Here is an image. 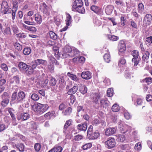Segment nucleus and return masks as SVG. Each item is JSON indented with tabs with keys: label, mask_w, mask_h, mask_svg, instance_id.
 <instances>
[{
	"label": "nucleus",
	"mask_w": 152,
	"mask_h": 152,
	"mask_svg": "<svg viewBox=\"0 0 152 152\" xmlns=\"http://www.w3.org/2000/svg\"><path fill=\"white\" fill-rule=\"evenodd\" d=\"M9 102V100H3L1 103V105L3 108L6 107Z\"/></svg>",
	"instance_id": "48"
},
{
	"label": "nucleus",
	"mask_w": 152,
	"mask_h": 152,
	"mask_svg": "<svg viewBox=\"0 0 152 152\" xmlns=\"http://www.w3.org/2000/svg\"><path fill=\"white\" fill-rule=\"evenodd\" d=\"M34 60L35 63L37 64L38 65H39L41 64L45 65V64L47 63V62L46 60L42 59H38Z\"/></svg>",
	"instance_id": "30"
},
{
	"label": "nucleus",
	"mask_w": 152,
	"mask_h": 152,
	"mask_svg": "<svg viewBox=\"0 0 152 152\" xmlns=\"http://www.w3.org/2000/svg\"><path fill=\"white\" fill-rule=\"evenodd\" d=\"M15 48L18 51L21 50L22 49V46L18 42H16L14 44Z\"/></svg>",
	"instance_id": "43"
},
{
	"label": "nucleus",
	"mask_w": 152,
	"mask_h": 152,
	"mask_svg": "<svg viewBox=\"0 0 152 152\" xmlns=\"http://www.w3.org/2000/svg\"><path fill=\"white\" fill-rule=\"evenodd\" d=\"M113 7L111 5L107 6L105 9V12L107 15H110L113 10Z\"/></svg>",
	"instance_id": "22"
},
{
	"label": "nucleus",
	"mask_w": 152,
	"mask_h": 152,
	"mask_svg": "<svg viewBox=\"0 0 152 152\" xmlns=\"http://www.w3.org/2000/svg\"><path fill=\"white\" fill-rule=\"evenodd\" d=\"M7 110H8L9 113L10 114L11 117L15 116V115L14 114L13 112H14V110L13 109L10 108H7Z\"/></svg>",
	"instance_id": "56"
},
{
	"label": "nucleus",
	"mask_w": 152,
	"mask_h": 152,
	"mask_svg": "<svg viewBox=\"0 0 152 152\" xmlns=\"http://www.w3.org/2000/svg\"><path fill=\"white\" fill-rule=\"evenodd\" d=\"M62 148L60 146H56L54 147L48 152H61Z\"/></svg>",
	"instance_id": "18"
},
{
	"label": "nucleus",
	"mask_w": 152,
	"mask_h": 152,
	"mask_svg": "<svg viewBox=\"0 0 152 152\" xmlns=\"http://www.w3.org/2000/svg\"><path fill=\"white\" fill-rule=\"evenodd\" d=\"M108 38L110 40L113 41H116L118 39V36H115L114 35L109 36Z\"/></svg>",
	"instance_id": "50"
},
{
	"label": "nucleus",
	"mask_w": 152,
	"mask_h": 152,
	"mask_svg": "<svg viewBox=\"0 0 152 152\" xmlns=\"http://www.w3.org/2000/svg\"><path fill=\"white\" fill-rule=\"evenodd\" d=\"M23 1V0H12V3L13 4V7L18 8V4Z\"/></svg>",
	"instance_id": "33"
},
{
	"label": "nucleus",
	"mask_w": 152,
	"mask_h": 152,
	"mask_svg": "<svg viewBox=\"0 0 152 152\" xmlns=\"http://www.w3.org/2000/svg\"><path fill=\"white\" fill-rule=\"evenodd\" d=\"M30 117V115L27 112L21 113H18L17 116V118L18 120L25 121L28 119Z\"/></svg>",
	"instance_id": "8"
},
{
	"label": "nucleus",
	"mask_w": 152,
	"mask_h": 152,
	"mask_svg": "<svg viewBox=\"0 0 152 152\" xmlns=\"http://www.w3.org/2000/svg\"><path fill=\"white\" fill-rule=\"evenodd\" d=\"M57 80L56 79L53 77L50 78L49 80V85L50 86H54L56 84Z\"/></svg>",
	"instance_id": "34"
},
{
	"label": "nucleus",
	"mask_w": 152,
	"mask_h": 152,
	"mask_svg": "<svg viewBox=\"0 0 152 152\" xmlns=\"http://www.w3.org/2000/svg\"><path fill=\"white\" fill-rule=\"evenodd\" d=\"M81 77L85 80H88L91 77V73L88 71L83 72L81 75Z\"/></svg>",
	"instance_id": "12"
},
{
	"label": "nucleus",
	"mask_w": 152,
	"mask_h": 152,
	"mask_svg": "<svg viewBox=\"0 0 152 152\" xmlns=\"http://www.w3.org/2000/svg\"><path fill=\"white\" fill-rule=\"evenodd\" d=\"M25 95L23 91L19 92L17 95V92H15L12 95L11 101L17 102H22L24 101Z\"/></svg>",
	"instance_id": "2"
},
{
	"label": "nucleus",
	"mask_w": 152,
	"mask_h": 152,
	"mask_svg": "<svg viewBox=\"0 0 152 152\" xmlns=\"http://www.w3.org/2000/svg\"><path fill=\"white\" fill-rule=\"evenodd\" d=\"M35 19L36 22L38 24H40L42 22V18L41 16L39 14L34 15Z\"/></svg>",
	"instance_id": "19"
},
{
	"label": "nucleus",
	"mask_w": 152,
	"mask_h": 152,
	"mask_svg": "<svg viewBox=\"0 0 152 152\" xmlns=\"http://www.w3.org/2000/svg\"><path fill=\"white\" fill-rule=\"evenodd\" d=\"M144 5L142 3L138 4L137 11L139 13L141 14L144 10Z\"/></svg>",
	"instance_id": "31"
},
{
	"label": "nucleus",
	"mask_w": 152,
	"mask_h": 152,
	"mask_svg": "<svg viewBox=\"0 0 152 152\" xmlns=\"http://www.w3.org/2000/svg\"><path fill=\"white\" fill-rule=\"evenodd\" d=\"M74 2L72 5L73 11H76L81 13H84L85 10L83 6V2L81 0H73Z\"/></svg>",
	"instance_id": "1"
},
{
	"label": "nucleus",
	"mask_w": 152,
	"mask_h": 152,
	"mask_svg": "<svg viewBox=\"0 0 152 152\" xmlns=\"http://www.w3.org/2000/svg\"><path fill=\"white\" fill-rule=\"evenodd\" d=\"M67 106L64 103H62L59 105L58 108L59 110H62L65 108Z\"/></svg>",
	"instance_id": "58"
},
{
	"label": "nucleus",
	"mask_w": 152,
	"mask_h": 152,
	"mask_svg": "<svg viewBox=\"0 0 152 152\" xmlns=\"http://www.w3.org/2000/svg\"><path fill=\"white\" fill-rule=\"evenodd\" d=\"M103 57L104 61L107 63H109L111 60L110 56L108 53H105Z\"/></svg>",
	"instance_id": "37"
},
{
	"label": "nucleus",
	"mask_w": 152,
	"mask_h": 152,
	"mask_svg": "<svg viewBox=\"0 0 152 152\" xmlns=\"http://www.w3.org/2000/svg\"><path fill=\"white\" fill-rule=\"evenodd\" d=\"M79 52L76 49H73L72 50L69 55L72 56H74L77 55L79 54Z\"/></svg>",
	"instance_id": "40"
},
{
	"label": "nucleus",
	"mask_w": 152,
	"mask_h": 152,
	"mask_svg": "<svg viewBox=\"0 0 152 152\" xmlns=\"http://www.w3.org/2000/svg\"><path fill=\"white\" fill-rule=\"evenodd\" d=\"M1 97L3 100H9L10 96L7 92H4L1 95Z\"/></svg>",
	"instance_id": "35"
},
{
	"label": "nucleus",
	"mask_w": 152,
	"mask_h": 152,
	"mask_svg": "<svg viewBox=\"0 0 152 152\" xmlns=\"http://www.w3.org/2000/svg\"><path fill=\"white\" fill-rule=\"evenodd\" d=\"M50 38L53 40H56L57 38V35L54 32L50 31L49 33Z\"/></svg>",
	"instance_id": "29"
},
{
	"label": "nucleus",
	"mask_w": 152,
	"mask_h": 152,
	"mask_svg": "<svg viewBox=\"0 0 152 152\" xmlns=\"http://www.w3.org/2000/svg\"><path fill=\"white\" fill-rule=\"evenodd\" d=\"M119 106L116 104H115L112 107V110L114 112H117L119 110Z\"/></svg>",
	"instance_id": "44"
},
{
	"label": "nucleus",
	"mask_w": 152,
	"mask_h": 152,
	"mask_svg": "<svg viewBox=\"0 0 152 152\" xmlns=\"http://www.w3.org/2000/svg\"><path fill=\"white\" fill-rule=\"evenodd\" d=\"M72 112V109L71 107H68L66 108L64 112L63 111L62 113L65 116L69 115Z\"/></svg>",
	"instance_id": "27"
},
{
	"label": "nucleus",
	"mask_w": 152,
	"mask_h": 152,
	"mask_svg": "<svg viewBox=\"0 0 152 152\" xmlns=\"http://www.w3.org/2000/svg\"><path fill=\"white\" fill-rule=\"evenodd\" d=\"M15 147L20 152H23L24 151L25 147L23 143H18L15 144Z\"/></svg>",
	"instance_id": "16"
},
{
	"label": "nucleus",
	"mask_w": 152,
	"mask_h": 152,
	"mask_svg": "<svg viewBox=\"0 0 152 152\" xmlns=\"http://www.w3.org/2000/svg\"><path fill=\"white\" fill-rule=\"evenodd\" d=\"M146 42L150 44H152V36H151L146 38Z\"/></svg>",
	"instance_id": "64"
},
{
	"label": "nucleus",
	"mask_w": 152,
	"mask_h": 152,
	"mask_svg": "<svg viewBox=\"0 0 152 152\" xmlns=\"http://www.w3.org/2000/svg\"><path fill=\"white\" fill-rule=\"evenodd\" d=\"M87 127V123L86 122H83L77 125L76 128L78 130L85 132L86 131Z\"/></svg>",
	"instance_id": "10"
},
{
	"label": "nucleus",
	"mask_w": 152,
	"mask_h": 152,
	"mask_svg": "<svg viewBox=\"0 0 152 152\" xmlns=\"http://www.w3.org/2000/svg\"><path fill=\"white\" fill-rule=\"evenodd\" d=\"M78 89V87L77 84H75L73 87L70 89L67 92L69 95H72L75 94Z\"/></svg>",
	"instance_id": "14"
},
{
	"label": "nucleus",
	"mask_w": 152,
	"mask_h": 152,
	"mask_svg": "<svg viewBox=\"0 0 152 152\" xmlns=\"http://www.w3.org/2000/svg\"><path fill=\"white\" fill-rule=\"evenodd\" d=\"M59 83L61 84L64 83L65 82L64 77L62 75L59 76Z\"/></svg>",
	"instance_id": "60"
},
{
	"label": "nucleus",
	"mask_w": 152,
	"mask_h": 152,
	"mask_svg": "<svg viewBox=\"0 0 152 152\" xmlns=\"http://www.w3.org/2000/svg\"><path fill=\"white\" fill-rule=\"evenodd\" d=\"M100 98V96L98 94H95L92 97V101L96 104L98 103V100Z\"/></svg>",
	"instance_id": "32"
},
{
	"label": "nucleus",
	"mask_w": 152,
	"mask_h": 152,
	"mask_svg": "<svg viewBox=\"0 0 152 152\" xmlns=\"http://www.w3.org/2000/svg\"><path fill=\"white\" fill-rule=\"evenodd\" d=\"M144 20L148 22V24H150L152 20V16L151 14H146L144 17Z\"/></svg>",
	"instance_id": "26"
},
{
	"label": "nucleus",
	"mask_w": 152,
	"mask_h": 152,
	"mask_svg": "<svg viewBox=\"0 0 152 152\" xmlns=\"http://www.w3.org/2000/svg\"><path fill=\"white\" fill-rule=\"evenodd\" d=\"M149 54V52L148 51H146L145 54L142 57V61L145 62L148 59Z\"/></svg>",
	"instance_id": "41"
},
{
	"label": "nucleus",
	"mask_w": 152,
	"mask_h": 152,
	"mask_svg": "<svg viewBox=\"0 0 152 152\" xmlns=\"http://www.w3.org/2000/svg\"><path fill=\"white\" fill-rule=\"evenodd\" d=\"M126 138L125 135L123 134L118 135V141L121 142H124Z\"/></svg>",
	"instance_id": "46"
},
{
	"label": "nucleus",
	"mask_w": 152,
	"mask_h": 152,
	"mask_svg": "<svg viewBox=\"0 0 152 152\" xmlns=\"http://www.w3.org/2000/svg\"><path fill=\"white\" fill-rule=\"evenodd\" d=\"M1 68L4 71H7L8 70V67L7 65L4 63L1 64Z\"/></svg>",
	"instance_id": "57"
},
{
	"label": "nucleus",
	"mask_w": 152,
	"mask_h": 152,
	"mask_svg": "<svg viewBox=\"0 0 152 152\" xmlns=\"http://www.w3.org/2000/svg\"><path fill=\"white\" fill-rule=\"evenodd\" d=\"M120 148L122 150H128L130 148L129 145L128 144H121L120 145Z\"/></svg>",
	"instance_id": "38"
},
{
	"label": "nucleus",
	"mask_w": 152,
	"mask_h": 152,
	"mask_svg": "<svg viewBox=\"0 0 152 152\" xmlns=\"http://www.w3.org/2000/svg\"><path fill=\"white\" fill-rule=\"evenodd\" d=\"M4 32L7 35H10L11 34V32L10 28L9 27L7 28L5 30Z\"/></svg>",
	"instance_id": "62"
},
{
	"label": "nucleus",
	"mask_w": 152,
	"mask_h": 152,
	"mask_svg": "<svg viewBox=\"0 0 152 152\" xmlns=\"http://www.w3.org/2000/svg\"><path fill=\"white\" fill-rule=\"evenodd\" d=\"M113 94V89L108 88L107 91V95L108 97L112 96Z\"/></svg>",
	"instance_id": "53"
},
{
	"label": "nucleus",
	"mask_w": 152,
	"mask_h": 152,
	"mask_svg": "<svg viewBox=\"0 0 152 152\" xmlns=\"http://www.w3.org/2000/svg\"><path fill=\"white\" fill-rule=\"evenodd\" d=\"M54 114V111L48 112L45 114L44 116L46 118H48L49 119H50L53 116Z\"/></svg>",
	"instance_id": "36"
},
{
	"label": "nucleus",
	"mask_w": 152,
	"mask_h": 152,
	"mask_svg": "<svg viewBox=\"0 0 152 152\" xmlns=\"http://www.w3.org/2000/svg\"><path fill=\"white\" fill-rule=\"evenodd\" d=\"M69 99L70 100V103L72 104H73L75 100V98L74 95H71L70 96Z\"/></svg>",
	"instance_id": "61"
},
{
	"label": "nucleus",
	"mask_w": 152,
	"mask_h": 152,
	"mask_svg": "<svg viewBox=\"0 0 152 152\" xmlns=\"http://www.w3.org/2000/svg\"><path fill=\"white\" fill-rule=\"evenodd\" d=\"M42 11L44 14H46L48 13L49 7L45 3L42 4Z\"/></svg>",
	"instance_id": "23"
},
{
	"label": "nucleus",
	"mask_w": 152,
	"mask_h": 152,
	"mask_svg": "<svg viewBox=\"0 0 152 152\" xmlns=\"http://www.w3.org/2000/svg\"><path fill=\"white\" fill-rule=\"evenodd\" d=\"M145 81L148 84H150L152 83V78L146 77L144 79Z\"/></svg>",
	"instance_id": "59"
},
{
	"label": "nucleus",
	"mask_w": 152,
	"mask_h": 152,
	"mask_svg": "<svg viewBox=\"0 0 152 152\" xmlns=\"http://www.w3.org/2000/svg\"><path fill=\"white\" fill-rule=\"evenodd\" d=\"M72 48L69 46H66L63 48V50L65 53H71L72 51Z\"/></svg>",
	"instance_id": "45"
},
{
	"label": "nucleus",
	"mask_w": 152,
	"mask_h": 152,
	"mask_svg": "<svg viewBox=\"0 0 152 152\" xmlns=\"http://www.w3.org/2000/svg\"><path fill=\"white\" fill-rule=\"evenodd\" d=\"M141 143L140 142H138L137 143L135 146V148L137 149V150H140L141 149Z\"/></svg>",
	"instance_id": "63"
},
{
	"label": "nucleus",
	"mask_w": 152,
	"mask_h": 152,
	"mask_svg": "<svg viewBox=\"0 0 152 152\" xmlns=\"http://www.w3.org/2000/svg\"><path fill=\"white\" fill-rule=\"evenodd\" d=\"M49 106L47 104H42L38 103L33 106V108L34 111L38 114H42L46 111L49 108Z\"/></svg>",
	"instance_id": "3"
},
{
	"label": "nucleus",
	"mask_w": 152,
	"mask_h": 152,
	"mask_svg": "<svg viewBox=\"0 0 152 152\" xmlns=\"http://www.w3.org/2000/svg\"><path fill=\"white\" fill-rule=\"evenodd\" d=\"M79 91L81 93L84 94L87 93V88L85 85L80 84L79 86Z\"/></svg>",
	"instance_id": "17"
},
{
	"label": "nucleus",
	"mask_w": 152,
	"mask_h": 152,
	"mask_svg": "<svg viewBox=\"0 0 152 152\" xmlns=\"http://www.w3.org/2000/svg\"><path fill=\"white\" fill-rule=\"evenodd\" d=\"M83 136L80 134H77L74 137V139L75 141H79L83 138Z\"/></svg>",
	"instance_id": "55"
},
{
	"label": "nucleus",
	"mask_w": 152,
	"mask_h": 152,
	"mask_svg": "<svg viewBox=\"0 0 152 152\" xmlns=\"http://www.w3.org/2000/svg\"><path fill=\"white\" fill-rule=\"evenodd\" d=\"M18 66L20 71L26 70L27 66L26 63L22 62H20L19 63Z\"/></svg>",
	"instance_id": "20"
},
{
	"label": "nucleus",
	"mask_w": 152,
	"mask_h": 152,
	"mask_svg": "<svg viewBox=\"0 0 152 152\" xmlns=\"http://www.w3.org/2000/svg\"><path fill=\"white\" fill-rule=\"evenodd\" d=\"M91 9L95 13H98L99 10L98 7L95 5L91 6Z\"/></svg>",
	"instance_id": "51"
},
{
	"label": "nucleus",
	"mask_w": 152,
	"mask_h": 152,
	"mask_svg": "<svg viewBox=\"0 0 152 152\" xmlns=\"http://www.w3.org/2000/svg\"><path fill=\"white\" fill-rule=\"evenodd\" d=\"M109 102L105 99H102L100 101V106L101 107L106 108L109 105Z\"/></svg>",
	"instance_id": "15"
},
{
	"label": "nucleus",
	"mask_w": 152,
	"mask_h": 152,
	"mask_svg": "<svg viewBox=\"0 0 152 152\" xmlns=\"http://www.w3.org/2000/svg\"><path fill=\"white\" fill-rule=\"evenodd\" d=\"M31 52V50L29 48H25L23 50V53L26 55H28Z\"/></svg>",
	"instance_id": "42"
},
{
	"label": "nucleus",
	"mask_w": 152,
	"mask_h": 152,
	"mask_svg": "<svg viewBox=\"0 0 152 152\" xmlns=\"http://www.w3.org/2000/svg\"><path fill=\"white\" fill-rule=\"evenodd\" d=\"M23 26L24 28L30 31L35 32L37 31V29L34 27L28 26L25 24L23 25Z\"/></svg>",
	"instance_id": "28"
},
{
	"label": "nucleus",
	"mask_w": 152,
	"mask_h": 152,
	"mask_svg": "<svg viewBox=\"0 0 152 152\" xmlns=\"http://www.w3.org/2000/svg\"><path fill=\"white\" fill-rule=\"evenodd\" d=\"M66 26H69L72 22V17L69 13L66 14Z\"/></svg>",
	"instance_id": "24"
},
{
	"label": "nucleus",
	"mask_w": 152,
	"mask_h": 152,
	"mask_svg": "<svg viewBox=\"0 0 152 152\" xmlns=\"http://www.w3.org/2000/svg\"><path fill=\"white\" fill-rule=\"evenodd\" d=\"M119 123L118 126L121 132L123 133H126L127 128H129V130H130V128L129 126L126 124H123V122L121 121H120Z\"/></svg>",
	"instance_id": "9"
},
{
	"label": "nucleus",
	"mask_w": 152,
	"mask_h": 152,
	"mask_svg": "<svg viewBox=\"0 0 152 152\" xmlns=\"http://www.w3.org/2000/svg\"><path fill=\"white\" fill-rule=\"evenodd\" d=\"M131 54L133 57L132 60V62L134 63V66H136L141 60L140 57L139 56V52L137 50H134L132 52Z\"/></svg>",
	"instance_id": "5"
},
{
	"label": "nucleus",
	"mask_w": 152,
	"mask_h": 152,
	"mask_svg": "<svg viewBox=\"0 0 152 152\" xmlns=\"http://www.w3.org/2000/svg\"><path fill=\"white\" fill-rule=\"evenodd\" d=\"M48 68L50 72H53L54 69V63L50 62L48 66Z\"/></svg>",
	"instance_id": "52"
},
{
	"label": "nucleus",
	"mask_w": 152,
	"mask_h": 152,
	"mask_svg": "<svg viewBox=\"0 0 152 152\" xmlns=\"http://www.w3.org/2000/svg\"><path fill=\"white\" fill-rule=\"evenodd\" d=\"M17 9L18 8L13 7L12 10V19L13 20H14L15 19L16 12Z\"/></svg>",
	"instance_id": "39"
},
{
	"label": "nucleus",
	"mask_w": 152,
	"mask_h": 152,
	"mask_svg": "<svg viewBox=\"0 0 152 152\" xmlns=\"http://www.w3.org/2000/svg\"><path fill=\"white\" fill-rule=\"evenodd\" d=\"M85 58L83 56H78L73 59L74 61H76L80 63L81 62H83L85 61Z\"/></svg>",
	"instance_id": "25"
},
{
	"label": "nucleus",
	"mask_w": 152,
	"mask_h": 152,
	"mask_svg": "<svg viewBox=\"0 0 152 152\" xmlns=\"http://www.w3.org/2000/svg\"><path fill=\"white\" fill-rule=\"evenodd\" d=\"M67 76L69 77L72 80L77 82L79 80V78H77V76L72 73L68 72L67 74Z\"/></svg>",
	"instance_id": "21"
},
{
	"label": "nucleus",
	"mask_w": 152,
	"mask_h": 152,
	"mask_svg": "<svg viewBox=\"0 0 152 152\" xmlns=\"http://www.w3.org/2000/svg\"><path fill=\"white\" fill-rule=\"evenodd\" d=\"M118 50L119 52L123 53L126 50V48L124 42L123 40L119 41L118 45Z\"/></svg>",
	"instance_id": "11"
},
{
	"label": "nucleus",
	"mask_w": 152,
	"mask_h": 152,
	"mask_svg": "<svg viewBox=\"0 0 152 152\" xmlns=\"http://www.w3.org/2000/svg\"><path fill=\"white\" fill-rule=\"evenodd\" d=\"M4 121L8 125H9L11 123V119L9 116H6L4 118Z\"/></svg>",
	"instance_id": "49"
},
{
	"label": "nucleus",
	"mask_w": 152,
	"mask_h": 152,
	"mask_svg": "<svg viewBox=\"0 0 152 152\" xmlns=\"http://www.w3.org/2000/svg\"><path fill=\"white\" fill-rule=\"evenodd\" d=\"M116 131V129L114 127H109L106 129L105 134L106 136H110L114 134Z\"/></svg>",
	"instance_id": "13"
},
{
	"label": "nucleus",
	"mask_w": 152,
	"mask_h": 152,
	"mask_svg": "<svg viewBox=\"0 0 152 152\" xmlns=\"http://www.w3.org/2000/svg\"><path fill=\"white\" fill-rule=\"evenodd\" d=\"M92 146V144L91 143H88L83 145L82 148L83 149L86 150L91 148Z\"/></svg>",
	"instance_id": "47"
},
{
	"label": "nucleus",
	"mask_w": 152,
	"mask_h": 152,
	"mask_svg": "<svg viewBox=\"0 0 152 152\" xmlns=\"http://www.w3.org/2000/svg\"><path fill=\"white\" fill-rule=\"evenodd\" d=\"M100 134L98 131L93 132V127L92 125L89 126L87 130V137L89 140L96 139L99 136Z\"/></svg>",
	"instance_id": "4"
},
{
	"label": "nucleus",
	"mask_w": 152,
	"mask_h": 152,
	"mask_svg": "<svg viewBox=\"0 0 152 152\" xmlns=\"http://www.w3.org/2000/svg\"><path fill=\"white\" fill-rule=\"evenodd\" d=\"M1 10L4 14L10 13L11 12L12 9L9 7L7 1H3L1 4Z\"/></svg>",
	"instance_id": "6"
},
{
	"label": "nucleus",
	"mask_w": 152,
	"mask_h": 152,
	"mask_svg": "<svg viewBox=\"0 0 152 152\" xmlns=\"http://www.w3.org/2000/svg\"><path fill=\"white\" fill-rule=\"evenodd\" d=\"M105 145L106 148L108 149H111L115 146L116 143L115 140L113 138L108 139L105 142Z\"/></svg>",
	"instance_id": "7"
},
{
	"label": "nucleus",
	"mask_w": 152,
	"mask_h": 152,
	"mask_svg": "<svg viewBox=\"0 0 152 152\" xmlns=\"http://www.w3.org/2000/svg\"><path fill=\"white\" fill-rule=\"evenodd\" d=\"M31 99L34 101L38 100L39 99L38 96L35 93L31 95Z\"/></svg>",
	"instance_id": "54"
}]
</instances>
